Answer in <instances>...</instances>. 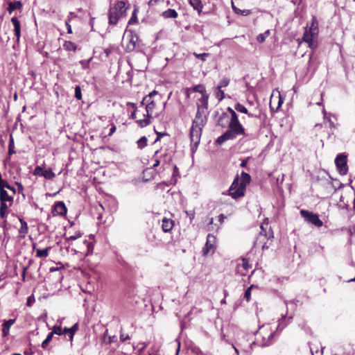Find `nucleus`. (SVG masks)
<instances>
[{
    "instance_id": "f257e3e1",
    "label": "nucleus",
    "mask_w": 355,
    "mask_h": 355,
    "mask_svg": "<svg viewBox=\"0 0 355 355\" xmlns=\"http://www.w3.org/2000/svg\"><path fill=\"white\" fill-rule=\"evenodd\" d=\"M166 105V101L163 100L162 95L156 90L144 96L140 107L145 106L146 114H143V118L136 121L137 125L141 128L149 125L153 118L158 117L164 111Z\"/></svg>"
},
{
    "instance_id": "f03ea898",
    "label": "nucleus",
    "mask_w": 355,
    "mask_h": 355,
    "mask_svg": "<svg viewBox=\"0 0 355 355\" xmlns=\"http://www.w3.org/2000/svg\"><path fill=\"white\" fill-rule=\"evenodd\" d=\"M250 175L244 171L241 172V177H239V175H236L228 190L229 196H230L233 199H238L244 196L246 191V187L250 183Z\"/></svg>"
},
{
    "instance_id": "7ed1b4c3",
    "label": "nucleus",
    "mask_w": 355,
    "mask_h": 355,
    "mask_svg": "<svg viewBox=\"0 0 355 355\" xmlns=\"http://www.w3.org/2000/svg\"><path fill=\"white\" fill-rule=\"evenodd\" d=\"M206 122L207 117L202 116L200 109H198L196 112L195 119L192 122L189 133L191 145L193 146L192 149L197 148L200 144L202 128L206 124Z\"/></svg>"
},
{
    "instance_id": "20e7f679",
    "label": "nucleus",
    "mask_w": 355,
    "mask_h": 355,
    "mask_svg": "<svg viewBox=\"0 0 355 355\" xmlns=\"http://www.w3.org/2000/svg\"><path fill=\"white\" fill-rule=\"evenodd\" d=\"M275 331L269 325H263L257 331L255 334V340L254 345L265 347L273 343Z\"/></svg>"
},
{
    "instance_id": "39448f33",
    "label": "nucleus",
    "mask_w": 355,
    "mask_h": 355,
    "mask_svg": "<svg viewBox=\"0 0 355 355\" xmlns=\"http://www.w3.org/2000/svg\"><path fill=\"white\" fill-rule=\"evenodd\" d=\"M268 226V220L266 218L264 222L261 225V231L256 238L254 245L261 248L262 250L268 249L272 241L273 233L270 228L267 231Z\"/></svg>"
},
{
    "instance_id": "423d86ee",
    "label": "nucleus",
    "mask_w": 355,
    "mask_h": 355,
    "mask_svg": "<svg viewBox=\"0 0 355 355\" xmlns=\"http://www.w3.org/2000/svg\"><path fill=\"white\" fill-rule=\"evenodd\" d=\"M125 1H117L114 5L108 10V24L111 26L117 24L119 19L125 16L127 8Z\"/></svg>"
},
{
    "instance_id": "0eeeda50",
    "label": "nucleus",
    "mask_w": 355,
    "mask_h": 355,
    "mask_svg": "<svg viewBox=\"0 0 355 355\" xmlns=\"http://www.w3.org/2000/svg\"><path fill=\"white\" fill-rule=\"evenodd\" d=\"M239 135H245V130L241 131L239 130L235 131L233 128H229L222 135L217 138L216 144L217 145H221L226 141L235 139L236 136Z\"/></svg>"
},
{
    "instance_id": "6e6552de",
    "label": "nucleus",
    "mask_w": 355,
    "mask_h": 355,
    "mask_svg": "<svg viewBox=\"0 0 355 355\" xmlns=\"http://www.w3.org/2000/svg\"><path fill=\"white\" fill-rule=\"evenodd\" d=\"M300 215L307 223H311L317 227H320L323 225V222L319 218L318 215L312 211L302 209L300 211Z\"/></svg>"
},
{
    "instance_id": "1a4fd4ad",
    "label": "nucleus",
    "mask_w": 355,
    "mask_h": 355,
    "mask_svg": "<svg viewBox=\"0 0 355 355\" xmlns=\"http://www.w3.org/2000/svg\"><path fill=\"white\" fill-rule=\"evenodd\" d=\"M318 34L309 30L308 26L305 28L302 40L308 44V46L312 50H315L318 46L317 38Z\"/></svg>"
},
{
    "instance_id": "9d476101",
    "label": "nucleus",
    "mask_w": 355,
    "mask_h": 355,
    "mask_svg": "<svg viewBox=\"0 0 355 355\" xmlns=\"http://www.w3.org/2000/svg\"><path fill=\"white\" fill-rule=\"evenodd\" d=\"M335 164L338 173L345 175L348 172L347 156L344 153L338 155L335 159Z\"/></svg>"
},
{
    "instance_id": "9b49d317",
    "label": "nucleus",
    "mask_w": 355,
    "mask_h": 355,
    "mask_svg": "<svg viewBox=\"0 0 355 355\" xmlns=\"http://www.w3.org/2000/svg\"><path fill=\"white\" fill-rule=\"evenodd\" d=\"M227 111L230 114V120L229 122V128H233L235 131L237 130H245L242 124L240 123L238 115L236 112L231 107H228Z\"/></svg>"
},
{
    "instance_id": "f8f14e48",
    "label": "nucleus",
    "mask_w": 355,
    "mask_h": 355,
    "mask_svg": "<svg viewBox=\"0 0 355 355\" xmlns=\"http://www.w3.org/2000/svg\"><path fill=\"white\" fill-rule=\"evenodd\" d=\"M216 248V238L211 234H208L207 242L203 249V254L207 255L209 253H213Z\"/></svg>"
},
{
    "instance_id": "ddd939ff",
    "label": "nucleus",
    "mask_w": 355,
    "mask_h": 355,
    "mask_svg": "<svg viewBox=\"0 0 355 355\" xmlns=\"http://www.w3.org/2000/svg\"><path fill=\"white\" fill-rule=\"evenodd\" d=\"M138 36L137 34L134 33L133 32H130L129 35L127 36V42L125 45V51L127 53L132 52L135 47L136 44L138 42Z\"/></svg>"
},
{
    "instance_id": "4468645a",
    "label": "nucleus",
    "mask_w": 355,
    "mask_h": 355,
    "mask_svg": "<svg viewBox=\"0 0 355 355\" xmlns=\"http://www.w3.org/2000/svg\"><path fill=\"white\" fill-rule=\"evenodd\" d=\"M242 263H239L236 268V272L241 276H245L248 270L251 268L250 261L247 258L241 259Z\"/></svg>"
},
{
    "instance_id": "2eb2a0df",
    "label": "nucleus",
    "mask_w": 355,
    "mask_h": 355,
    "mask_svg": "<svg viewBox=\"0 0 355 355\" xmlns=\"http://www.w3.org/2000/svg\"><path fill=\"white\" fill-rule=\"evenodd\" d=\"M227 217L223 214H220L218 216V221L219 223V225L214 224V219H213V218H211L208 225H207L208 230L217 232L219 230L220 226L224 223V220Z\"/></svg>"
},
{
    "instance_id": "dca6fc26",
    "label": "nucleus",
    "mask_w": 355,
    "mask_h": 355,
    "mask_svg": "<svg viewBox=\"0 0 355 355\" xmlns=\"http://www.w3.org/2000/svg\"><path fill=\"white\" fill-rule=\"evenodd\" d=\"M67 207L62 201H58L53 206V213L54 215L64 216L67 214Z\"/></svg>"
},
{
    "instance_id": "f3484780",
    "label": "nucleus",
    "mask_w": 355,
    "mask_h": 355,
    "mask_svg": "<svg viewBox=\"0 0 355 355\" xmlns=\"http://www.w3.org/2000/svg\"><path fill=\"white\" fill-rule=\"evenodd\" d=\"M175 225V222L173 220L168 218H163L162 220V230L164 232H170Z\"/></svg>"
},
{
    "instance_id": "a211bd4d",
    "label": "nucleus",
    "mask_w": 355,
    "mask_h": 355,
    "mask_svg": "<svg viewBox=\"0 0 355 355\" xmlns=\"http://www.w3.org/2000/svg\"><path fill=\"white\" fill-rule=\"evenodd\" d=\"M159 157L161 159V164L163 170H164L165 167L170 164L171 162H172L171 155L167 153L166 151L163 152L162 150L160 154H159Z\"/></svg>"
},
{
    "instance_id": "6ab92c4d",
    "label": "nucleus",
    "mask_w": 355,
    "mask_h": 355,
    "mask_svg": "<svg viewBox=\"0 0 355 355\" xmlns=\"http://www.w3.org/2000/svg\"><path fill=\"white\" fill-rule=\"evenodd\" d=\"M11 22L14 26L15 35L17 39V42H19L21 36V24L19 19L14 17L11 19Z\"/></svg>"
},
{
    "instance_id": "aec40b11",
    "label": "nucleus",
    "mask_w": 355,
    "mask_h": 355,
    "mask_svg": "<svg viewBox=\"0 0 355 355\" xmlns=\"http://www.w3.org/2000/svg\"><path fill=\"white\" fill-rule=\"evenodd\" d=\"M82 233L80 231H76L73 233H72L70 230L67 231L64 234V237L67 242L69 241H74L76 240L82 236Z\"/></svg>"
},
{
    "instance_id": "412c9836",
    "label": "nucleus",
    "mask_w": 355,
    "mask_h": 355,
    "mask_svg": "<svg viewBox=\"0 0 355 355\" xmlns=\"http://www.w3.org/2000/svg\"><path fill=\"white\" fill-rule=\"evenodd\" d=\"M160 233L158 232L157 234L156 233H153V231L150 232V235H149L148 238V241L153 244V245L155 246H159L163 244V242L162 239H159Z\"/></svg>"
},
{
    "instance_id": "4be33fe9",
    "label": "nucleus",
    "mask_w": 355,
    "mask_h": 355,
    "mask_svg": "<svg viewBox=\"0 0 355 355\" xmlns=\"http://www.w3.org/2000/svg\"><path fill=\"white\" fill-rule=\"evenodd\" d=\"M189 3L193 10L197 11L198 15H201L204 7L201 0H189Z\"/></svg>"
},
{
    "instance_id": "5701e85b",
    "label": "nucleus",
    "mask_w": 355,
    "mask_h": 355,
    "mask_svg": "<svg viewBox=\"0 0 355 355\" xmlns=\"http://www.w3.org/2000/svg\"><path fill=\"white\" fill-rule=\"evenodd\" d=\"M8 202L0 201V218H5L8 214V209L12 206Z\"/></svg>"
},
{
    "instance_id": "b1692460",
    "label": "nucleus",
    "mask_w": 355,
    "mask_h": 355,
    "mask_svg": "<svg viewBox=\"0 0 355 355\" xmlns=\"http://www.w3.org/2000/svg\"><path fill=\"white\" fill-rule=\"evenodd\" d=\"M208 99L209 96L207 94H205L202 95L201 98L199 100L201 104L198 105L197 110L200 109L202 116H204L205 110H207L208 108Z\"/></svg>"
},
{
    "instance_id": "393cba45",
    "label": "nucleus",
    "mask_w": 355,
    "mask_h": 355,
    "mask_svg": "<svg viewBox=\"0 0 355 355\" xmlns=\"http://www.w3.org/2000/svg\"><path fill=\"white\" fill-rule=\"evenodd\" d=\"M19 220L21 223V227L19 230V236L21 238H25L28 232V224L23 218H19Z\"/></svg>"
},
{
    "instance_id": "a878e982",
    "label": "nucleus",
    "mask_w": 355,
    "mask_h": 355,
    "mask_svg": "<svg viewBox=\"0 0 355 355\" xmlns=\"http://www.w3.org/2000/svg\"><path fill=\"white\" fill-rule=\"evenodd\" d=\"M15 322V319H10L5 321L2 324V336L3 337L7 336L9 334V331L11 326Z\"/></svg>"
},
{
    "instance_id": "bb28decb",
    "label": "nucleus",
    "mask_w": 355,
    "mask_h": 355,
    "mask_svg": "<svg viewBox=\"0 0 355 355\" xmlns=\"http://www.w3.org/2000/svg\"><path fill=\"white\" fill-rule=\"evenodd\" d=\"M0 201H6L13 204V196L12 194L9 195L7 191L1 188L0 189Z\"/></svg>"
},
{
    "instance_id": "cd10ccee",
    "label": "nucleus",
    "mask_w": 355,
    "mask_h": 355,
    "mask_svg": "<svg viewBox=\"0 0 355 355\" xmlns=\"http://www.w3.org/2000/svg\"><path fill=\"white\" fill-rule=\"evenodd\" d=\"M21 8L22 3L20 1H10L8 3V7L7 8V10L9 12V14H12L15 10H21Z\"/></svg>"
},
{
    "instance_id": "c85d7f7f",
    "label": "nucleus",
    "mask_w": 355,
    "mask_h": 355,
    "mask_svg": "<svg viewBox=\"0 0 355 355\" xmlns=\"http://www.w3.org/2000/svg\"><path fill=\"white\" fill-rule=\"evenodd\" d=\"M126 105L127 106H130L133 109V111L130 115V118L135 119V121L138 120V119L140 118L138 116V114L140 112V110L139 109V107L137 105V104L132 102H128Z\"/></svg>"
},
{
    "instance_id": "c756f323",
    "label": "nucleus",
    "mask_w": 355,
    "mask_h": 355,
    "mask_svg": "<svg viewBox=\"0 0 355 355\" xmlns=\"http://www.w3.org/2000/svg\"><path fill=\"white\" fill-rule=\"evenodd\" d=\"M234 109L239 112L248 114V116H250V117H256V118L258 117L257 115H255L252 113H249L248 109L243 105L241 104L240 103H237L234 105Z\"/></svg>"
},
{
    "instance_id": "7c9ffc66",
    "label": "nucleus",
    "mask_w": 355,
    "mask_h": 355,
    "mask_svg": "<svg viewBox=\"0 0 355 355\" xmlns=\"http://www.w3.org/2000/svg\"><path fill=\"white\" fill-rule=\"evenodd\" d=\"M50 248H46L44 249L36 248L35 245H33V250L36 251V257L41 258H46L49 256V251Z\"/></svg>"
},
{
    "instance_id": "2f4dec72",
    "label": "nucleus",
    "mask_w": 355,
    "mask_h": 355,
    "mask_svg": "<svg viewBox=\"0 0 355 355\" xmlns=\"http://www.w3.org/2000/svg\"><path fill=\"white\" fill-rule=\"evenodd\" d=\"M78 329V324L76 323L71 328L65 327L63 329V332H64V334H69L70 340H72L73 336H74L75 333L77 331Z\"/></svg>"
},
{
    "instance_id": "473e14b6",
    "label": "nucleus",
    "mask_w": 355,
    "mask_h": 355,
    "mask_svg": "<svg viewBox=\"0 0 355 355\" xmlns=\"http://www.w3.org/2000/svg\"><path fill=\"white\" fill-rule=\"evenodd\" d=\"M162 15L164 18H166V19H168V18L175 19L178 17V14L174 9L168 8V10L164 11L162 12Z\"/></svg>"
},
{
    "instance_id": "72a5a7b5",
    "label": "nucleus",
    "mask_w": 355,
    "mask_h": 355,
    "mask_svg": "<svg viewBox=\"0 0 355 355\" xmlns=\"http://www.w3.org/2000/svg\"><path fill=\"white\" fill-rule=\"evenodd\" d=\"M62 46H63L64 49L67 51L76 52L78 49V46L76 44H74L73 42H72L71 41H67V40L64 41Z\"/></svg>"
},
{
    "instance_id": "f704fd0d",
    "label": "nucleus",
    "mask_w": 355,
    "mask_h": 355,
    "mask_svg": "<svg viewBox=\"0 0 355 355\" xmlns=\"http://www.w3.org/2000/svg\"><path fill=\"white\" fill-rule=\"evenodd\" d=\"M309 30L312 31L313 32L318 34L319 33V28H318V21L317 18L315 16H313L311 24L309 26H308Z\"/></svg>"
},
{
    "instance_id": "c9c22d12",
    "label": "nucleus",
    "mask_w": 355,
    "mask_h": 355,
    "mask_svg": "<svg viewBox=\"0 0 355 355\" xmlns=\"http://www.w3.org/2000/svg\"><path fill=\"white\" fill-rule=\"evenodd\" d=\"M16 152L15 150V143H14V138L12 137V135H10L9 138V144H8V155L10 156L15 154Z\"/></svg>"
},
{
    "instance_id": "e433bc0d",
    "label": "nucleus",
    "mask_w": 355,
    "mask_h": 355,
    "mask_svg": "<svg viewBox=\"0 0 355 355\" xmlns=\"http://www.w3.org/2000/svg\"><path fill=\"white\" fill-rule=\"evenodd\" d=\"M47 180H52L55 178V175L53 172L51 168L44 169L43 170L42 175Z\"/></svg>"
},
{
    "instance_id": "4c0bfd02",
    "label": "nucleus",
    "mask_w": 355,
    "mask_h": 355,
    "mask_svg": "<svg viewBox=\"0 0 355 355\" xmlns=\"http://www.w3.org/2000/svg\"><path fill=\"white\" fill-rule=\"evenodd\" d=\"M161 150H157L155 151V155H153V159H154L155 163L153 165V168H155L159 164H161V159L159 157V154H160Z\"/></svg>"
},
{
    "instance_id": "58836bf2",
    "label": "nucleus",
    "mask_w": 355,
    "mask_h": 355,
    "mask_svg": "<svg viewBox=\"0 0 355 355\" xmlns=\"http://www.w3.org/2000/svg\"><path fill=\"white\" fill-rule=\"evenodd\" d=\"M192 90L195 92H199L202 95L207 94L205 87L203 85L199 84L196 86H194L192 88Z\"/></svg>"
},
{
    "instance_id": "ea45409f",
    "label": "nucleus",
    "mask_w": 355,
    "mask_h": 355,
    "mask_svg": "<svg viewBox=\"0 0 355 355\" xmlns=\"http://www.w3.org/2000/svg\"><path fill=\"white\" fill-rule=\"evenodd\" d=\"M255 287V286L254 284H252L250 285L248 288L247 290L245 291V293H244V299L247 301V302H250V300H251V291L252 289Z\"/></svg>"
},
{
    "instance_id": "a19ab883",
    "label": "nucleus",
    "mask_w": 355,
    "mask_h": 355,
    "mask_svg": "<svg viewBox=\"0 0 355 355\" xmlns=\"http://www.w3.org/2000/svg\"><path fill=\"white\" fill-rule=\"evenodd\" d=\"M147 138L144 136V137H141L138 141H137V146H138V148H140V149H142L144 148V147H146L147 146Z\"/></svg>"
},
{
    "instance_id": "79ce46f5",
    "label": "nucleus",
    "mask_w": 355,
    "mask_h": 355,
    "mask_svg": "<svg viewBox=\"0 0 355 355\" xmlns=\"http://www.w3.org/2000/svg\"><path fill=\"white\" fill-rule=\"evenodd\" d=\"M270 31L268 30L264 33H261L257 35V40L259 43L265 42L266 38L269 35Z\"/></svg>"
},
{
    "instance_id": "37998d69",
    "label": "nucleus",
    "mask_w": 355,
    "mask_h": 355,
    "mask_svg": "<svg viewBox=\"0 0 355 355\" xmlns=\"http://www.w3.org/2000/svg\"><path fill=\"white\" fill-rule=\"evenodd\" d=\"M52 338H53V334L49 333L47 336V337L46 338V339L42 342V347L43 349H46L47 347H48V345L49 343L52 340Z\"/></svg>"
},
{
    "instance_id": "c03bdc74",
    "label": "nucleus",
    "mask_w": 355,
    "mask_h": 355,
    "mask_svg": "<svg viewBox=\"0 0 355 355\" xmlns=\"http://www.w3.org/2000/svg\"><path fill=\"white\" fill-rule=\"evenodd\" d=\"M50 333L53 335L55 334L59 336L64 334V332H63V329H62L60 326H54L52 331Z\"/></svg>"
},
{
    "instance_id": "a18cd8bd",
    "label": "nucleus",
    "mask_w": 355,
    "mask_h": 355,
    "mask_svg": "<svg viewBox=\"0 0 355 355\" xmlns=\"http://www.w3.org/2000/svg\"><path fill=\"white\" fill-rule=\"evenodd\" d=\"M229 84H230V79L227 78H223L220 80L219 85H218L217 89H221L222 87H225L228 86Z\"/></svg>"
},
{
    "instance_id": "49530a36",
    "label": "nucleus",
    "mask_w": 355,
    "mask_h": 355,
    "mask_svg": "<svg viewBox=\"0 0 355 355\" xmlns=\"http://www.w3.org/2000/svg\"><path fill=\"white\" fill-rule=\"evenodd\" d=\"M92 58L89 60H83L80 61V64L83 69H88L89 68V62L92 60Z\"/></svg>"
},
{
    "instance_id": "de8ad7c7",
    "label": "nucleus",
    "mask_w": 355,
    "mask_h": 355,
    "mask_svg": "<svg viewBox=\"0 0 355 355\" xmlns=\"http://www.w3.org/2000/svg\"><path fill=\"white\" fill-rule=\"evenodd\" d=\"M233 9L236 13L241 14L242 15L244 16L248 15L250 13V11L249 10H241L239 8H237L234 6H233Z\"/></svg>"
},
{
    "instance_id": "09e8293b",
    "label": "nucleus",
    "mask_w": 355,
    "mask_h": 355,
    "mask_svg": "<svg viewBox=\"0 0 355 355\" xmlns=\"http://www.w3.org/2000/svg\"><path fill=\"white\" fill-rule=\"evenodd\" d=\"M84 243L86 244L87 248V255L92 254L93 252V250H94L93 243L90 241H85Z\"/></svg>"
},
{
    "instance_id": "8fccbe9b",
    "label": "nucleus",
    "mask_w": 355,
    "mask_h": 355,
    "mask_svg": "<svg viewBox=\"0 0 355 355\" xmlns=\"http://www.w3.org/2000/svg\"><path fill=\"white\" fill-rule=\"evenodd\" d=\"M216 96L218 101H221L225 98V92L221 89H218V92H216Z\"/></svg>"
},
{
    "instance_id": "3c124183",
    "label": "nucleus",
    "mask_w": 355,
    "mask_h": 355,
    "mask_svg": "<svg viewBox=\"0 0 355 355\" xmlns=\"http://www.w3.org/2000/svg\"><path fill=\"white\" fill-rule=\"evenodd\" d=\"M227 118V115L226 113H222V114L220 116L218 120V125L224 127L225 125V123H223V120Z\"/></svg>"
},
{
    "instance_id": "603ef678",
    "label": "nucleus",
    "mask_w": 355,
    "mask_h": 355,
    "mask_svg": "<svg viewBox=\"0 0 355 355\" xmlns=\"http://www.w3.org/2000/svg\"><path fill=\"white\" fill-rule=\"evenodd\" d=\"M75 97L78 100H80L82 98L81 89L80 86H76L75 88Z\"/></svg>"
},
{
    "instance_id": "864d4df0",
    "label": "nucleus",
    "mask_w": 355,
    "mask_h": 355,
    "mask_svg": "<svg viewBox=\"0 0 355 355\" xmlns=\"http://www.w3.org/2000/svg\"><path fill=\"white\" fill-rule=\"evenodd\" d=\"M293 320V316H289V317H286V316H284L282 320H281V322L279 324V327L281 326V325H283V328L286 326V324H284V322L286 320L288 322H291V320Z\"/></svg>"
},
{
    "instance_id": "5fc2aeb1",
    "label": "nucleus",
    "mask_w": 355,
    "mask_h": 355,
    "mask_svg": "<svg viewBox=\"0 0 355 355\" xmlns=\"http://www.w3.org/2000/svg\"><path fill=\"white\" fill-rule=\"evenodd\" d=\"M138 21H137V15H136V10H135L132 15V17H130L129 21H128V24H136L137 23Z\"/></svg>"
},
{
    "instance_id": "6e6d98bb",
    "label": "nucleus",
    "mask_w": 355,
    "mask_h": 355,
    "mask_svg": "<svg viewBox=\"0 0 355 355\" xmlns=\"http://www.w3.org/2000/svg\"><path fill=\"white\" fill-rule=\"evenodd\" d=\"M43 168L40 166H37L35 169H34V171H33V174L35 175H39V176H42V173H43Z\"/></svg>"
},
{
    "instance_id": "4d7b16f0",
    "label": "nucleus",
    "mask_w": 355,
    "mask_h": 355,
    "mask_svg": "<svg viewBox=\"0 0 355 355\" xmlns=\"http://www.w3.org/2000/svg\"><path fill=\"white\" fill-rule=\"evenodd\" d=\"M5 188L8 189V190H10V191H12V196H14L16 193V190L15 189L10 186L8 182H5V184H3V189H5Z\"/></svg>"
},
{
    "instance_id": "13d9d810",
    "label": "nucleus",
    "mask_w": 355,
    "mask_h": 355,
    "mask_svg": "<svg viewBox=\"0 0 355 355\" xmlns=\"http://www.w3.org/2000/svg\"><path fill=\"white\" fill-rule=\"evenodd\" d=\"M35 302V299L33 295L29 296L27 299L26 305L28 306H31Z\"/></svg>"
},
{
    "instance_id": "bf43d9fd",
    "label": "nucleus",
    "mask_w": 355,
    "mask_h": 355,
    "mask_svg": "<svg viewBox=\"0 0 355 355\" xmlns=\"http://www.w3.org/2000/svg\"><path fill=\"white\" fill-rule=\"evenodd\" d=\"M194 55L196 58H200L204 61V60H205L206 58L209 55V54L206 53H200V54L194 53Z\"/></svg>"
},
{
    "instance_id": "052dcab7",
    "label": "nucleus",
    "mask_w": 355,
    "mask_h": 355,
    "mask_svg": "<svg viewBox=\"0 0 355 355\" xmlns=\"http://www.w3.org/2000/svg\"><path fill=\"white\" fill-rule=\"evenodd\" d=\"M323 349H324V347H321L320 350L316 349L314 352L313 349L312 348H311V352L312 355H315V354H320V355H322Z\"/></svg>"
},
{
    "instance_id": "680f3d73",
    "label": "nucleus",
    "mask_w": 355,
    "mask_h": 355,
    "mask_svg": "<svg viewBox=\"0 0 355 355\" xmlns=\"http://www.w3.org/2000/svg\"><path fill=\"white\" fill-rule=\"evenodd\" d=\"M164 0H150L148 1L149 6H154L160 2H163Z\"/></svg>"
},
{
    "instance_id": "e2e57ef3",
    "label": "nucleus",
    "mask_w": 355,
    "mask_h": 355,
    "mask_svg": "<svg viewBox=\"0 0 355 355\" xmlns=\"http://www.w3.org/2000/svg\"><path fill=\"white\" fill-rule=\"evenodd\" d=\"M250 159V157H248L247 158L243 159L240 164L241 167L245 168L247 166L248 162Z\"/></svg>"
},
{
    "instance_id": "0e129e2a",
    "label": "nucleus",
    "mask_w": 355,
    "mask_h": 355,
    "mask_svg": "<svg viewBox=\"0 0 355 355\" xmlns=\"http://www.w3.org/2000/svg\"><path fill=\"white\" fill-rule=\"evenodd\" d=\"M116 130V125L114 124H112L107 136L111 137L114 133Z\"/></svg>"
},
{
    "instance_id": "69168bd1",
    "label": "nucleus",
    "mask_w": 355,
    "mask_h": 355,
    "mask_svg": "<svg viewBox=\"0 0 355 355\" xmlns=\"http://www.w3.org/2000/svg\"><path fill=\"white\" fill-rule=\"evenodd\" d=\"M65 26H66L67 29V33L69 34H71L72 33V28H71V25L69 24V20L65 21Z\"/></svg>"
},
{
    "instance_id": "338daca9",
    "label": "nucleus",
    "mask_w": 355,
    "mask_h": 355,
    "mask_svg": "<svg viewBox=\"0 0 355 355\" xmlns=\"http://www.w3.org/2000/svg\"><path fill=\"white\" fill-rule=\"evenodd\" d=\"M129 339H130V337H129L128 335H126V336H125L124 334H121L120 335V340L122 342H124V341H125L127 340H129Z\"/></svg>"
},
{
    "instance_id": "774afa93",
    "label": "nucleus",
    "mask_w": 355,
    "mask_h": 355,
    "mask_svg": "<svg viewBox=\"0 0 355 355\" xmlns=\"http://www.w3.org/2000/svg\"><path fill=\"white\" fill-rule=\"evenodd\" d=\"M16 184L17 186L18 192L19 193H21L23 191V190H24L23 185L21 183H19V182H16Z\"/></svg>"
}]
</instances>
